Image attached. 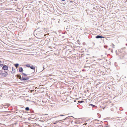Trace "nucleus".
<instances>
[{"label": "nucleus", "instance_id": "1", "mask_svg": "<svg viewBox=\"0 0 127 127\" xmlns=\"http://www.w3.org/2000/svg\"><path fill=\"white\" fill-rule=\"evenodd\" d=\"M43 29L41 28H39L36 30L34 31V33H35L36 36H35L37 38H41L40 37H42L41 36L43 34Z\"/></svg>", "mask_w": 127, "mask_h": 127}, {"label": "nucleus", "instance_id": "2", "mask_svg": "<svg viewBox=\"0 0 127 127\" xmlns=\"http://www.w3.org/2000/svg\"><path fill=\"white\" fill-rule=\"evenodd\" d=\"M5 73L2 72V70L0 71V76L2 77H5L7 76L8 74L7 72L5 71Z\"/></svg>", "mask_w": 127, "mask_h": 127}, {"label": "nucleus", "instance_id": "3", "mask_svg": "<svg viewBox=\"0 0 127 127\" xmlns=\"http://www.w3.org/2000/svg\"><path fill=\"white\" fill-rule=\"evenodd\" d=\"M8 66L4 65L2 67V69L4 70H8Z\"/></svg>", "mask_w": 127, "mask_h": 127}, {"label": "nucleus", "instance_id": "4", "mask_svg": "<svg viewBox=\"0 0 127 127\" xmlns=\"http://www.w3.org/2000/svg\"><path fill=\"white\" fill-rule=\"evenodd\" d=\"M95 37L96 38H104V37L100 35H97V36H96Z\"/></svg>", "mask_w": 127, "mask_h": 127}, {"label": "nucleus", "instance_id": "5", "mask_svg": "<svg viewBox=\"0 0 127 127\" xmlns=\"http://www.w3.org/2000/svg\"><path fill=\"white\" fill-rule=\"evenodd\" d=\"M10 104H5V105H4V106H5V107H3V108H7L8 107V106H10Z\"/></svg>", "mask_w": 127, "mask_h": 127}, {"label": "nucleus", "instance_id": "6", "mask_svg": "<svg viewBox=\"0 0 127 127\" xmlns=\"http://www.w3.org/2000/svg\"><path fill=\"white\" fill-rule=\"evenodd\" d=\"M29 79V78L27 77H26V78H22L21 79V80L23 81V80H28Z\"/></svg>", "mask_w": 127, "mask_h": 127}, {"label": "nucleus", "instance_id": "7", "mask_svg": "<svg viewBox=\"0 0 127 127\" xmlns=\"http://www.w3.org/2000/svg\"><path fill=\"white\" fill-rule=\"evenodd\" d=\"M99 84H97L96 85V88L98 87L99 88L102 85L100 84V83L99 82Z\"/></svg>", "mask_w": 127, "mask_h": 127}, {"label": "nucleus", "instance_id": "8", "mask_svg": "<svg viewBox=\"0 0 127 127\" xmlns=\"http://www.w3.org/2000/svg\"><path fill=\"white\" fill-rule=\"evenodd\" d=\"M15 70L14 68L12 67V71H11V73H14L15 72Z\"/></svg>", "mask_w": 127, "mask_h": 127}, {"label": "nucleus", "instance_id": "9", "mask_svg": "<svg viewBox=\"0 0 127 127\" xmlns=\"http://www.w3.org/2000/svg\"><path fill=\"white\" fill-rule=\"evenodd\" d=\"M23 70V69L22 67H20L19 69V71L20 72H22Z\"/></svg>", "mask_w": 127, "mask_h": 127}, {"label": "nucleus", "instance_id": "10", "mask_svg": "<svg viewBox=\"0 0 127 127\" xmlns=\"http://www.w3.org/2000/svg\"><path fill=\"white\" fill-rule=\"evenodd\" d=\"M16 76L19 79H21V76L20 75V74H17L16 75Z\"/></svg>", "mask_w": 127, "mask_h": 127}, {"label": "nucleus", "instance_id": "11", "mask_svg": "<svg viewBox=\"0 0 127 127\" xmlns=\"http://www.w3.org/2000/svg\"><path fill=\"white\" fill-rule=\"evenodd\" d=\"M30 68L32 69H35V67L32 65L30 66Z\"/></svg>", "mask_w": 127, "mask_h": 127}, {"label": "nucleus", "instance_id": "12", "mask_svg": "<svg viewBox=\"0 0 127 127\" xmlns=\"http://www.w3.org/2000/svg\"><path fill=\"white\" fill-rule=\"evenodd\" d=\"M19 64H14L15 66L16 67H17L19 66Z\"/></svg>", "mask_w": 127, "mask_h": 127}, {"label": "nucleus", "instance_id": "13", "mask_svg": "<svg viewBox=\"0 0 127 127\" xmlns=\"http://www.w3.org/2000/svg\"><path fill=\"white\" fill-rule=\"evenodd\" d=\"M78 102L79 103H81L84 102V101L83 100L78 101Z\"/></svg>", "mask_w": 127, "mask_h": 127}, {"label": "nucleus", "instance_id": "14", "mask_svg": "<svg viewBox=\"0 0 127 127\" xmlns=\"http://www.w3.org/2000/svg\"><path fill=\"white\" fill-rule=\"evenodd\" d=\"M26 66L27 67H30V66L29 64H27L26 65Z\"/></svg>", "mask_w": 127, "mask_h": 127}, {"label": "nucleus", "instance_id": "15", "mask_svg": "<svg viewBox=\"0 0 127 127\" xmlns=\"http://www.w3.org/2000/svg\"><path fill=\"white\" fill-rule=\"evenodd\" d=\"M25 110L27 111H28L29 110V108L28 107H26L25 108Z\"/></svg>", "mask_w": 127, "mask_h": 127}, {"label": "nucleus", "instance_id": "16", "mask_svg": "<svg viewBox=\"0 0 127 127\" xmlns=\"http://www.w3.org/2000/svg\"><path fill=\"white\" fill-rule=\"evenodd\" d=\"M67 119H70V117H67L66 118L64 119H63V120H65Z\"/></svg>", "mask_w": 127, "mask_h": 127}, {"label": "nucleus", "instance_id": "17", "mask_svg": "<svg viewBox=\"0 0 127 127\" xmlns=\"http://www.w3.org/2000/svg\"><path fill=\"white\" fill-rule=\"evenodd\" d=\"M22 74L23 75H24V76H27L28 75L27 74H25V73H22Z\"/></svg>", "mask_w": 127, "mask_h": 127}, {"label": "nucleus", "instance_id": "18", "mask_svg": "<svg viewBox=\"0 0 127 127\" xmlns=\"http://www.w3.org/2000/svg\"><path fill=\"white\" fill-rule=\"evenodd\" d=\"M59 121H56V122L55 123H54V124H56V123H57Z\"/></svg>", "mask_w": 127, "mask_h": 127}, {"label": "nucleus", "instance_id": "19", "mask_svg": "<svg viewBox=\"0 0 127 127\" xmlns=\"http://www.w3.org/2000/svg\"><path fill=\"white\" fill-rule=\"evenodd\" d=\"M90 105L91 106H93V107H95V105H93V104H90Z\"/></svg>", "mask_w": 127, "mask_h": 127}, {"label": "nucleus", "instance_id": "20", "mask_svg": "<svg viewBox=\"0 0 127 127\" xmlns=\"http://www.w3.org/2000/svg\"><path fill=\"white\" fill-rule=\"evenodd\" d=\"M104 48H106L107 47V45H104Z\"/></svg>", "mask_w": 127, "mask_h": 127}, {"label": "nucleus", "instance_id": "21", "mask_svg": "<svg viewBox=\"0 0 127 127\" xmlns=\"http://www.w3.org/2000/svg\"><path fill=\"white\" fill-rule=\"evenodd\" d=\"M64 116V115H60L58 116V117L59 116Z\"/></svg>", "mask_w": 127, "mask_h": 127}, {"label": "nucleus", "instance_id": "22", "mask_svg": "<svg viewBox=\"0 0 127 127\" xmlns=\"http://www.w3.org/2000/svg\"><path fill=\"white\" fill-rule=\"evenodd\" d=\"M3 65V64H0V66H2Z\"/></svg>", "mask_w": 127, "mask_h": 127}, {"label": "nucleus", "instance_id": "23", "mask_svg": "<svg viewBox=\"0 0 127 127\" xmlns=\"http://www.w3.org/2000/svg\"><path fill=\"white\" fill-rule=\"evenodd\" d=\"M1 106H0V108H1Z\"/></svg>", "mask_w": 127, "mask_h": 127}, {"label": "nucleus", "instance_id": "24", "mask_svg": "<svg viewBox=\"0 0 127 127\" xmlns=\"http://www.w3.org/2000/svg\"><path fill=\"white\" fill-rule=\"evenodd\" d=\"M126 45L127 46V44H126Z\"/></svg>", "mask_w": 127, "mask_h": 127}, {"label": "nucleus", "instance_id": "25", "mask_svg": "<svg viewBox=\"0 0 127 127\" xmlns=\"http://www.w3.org/2000/svg\"><path fill=\"white\" fill-rule=\"evenodd\" d=\"M24 78L23 77H22V78Z\"/></svg>", "mask_w": 127, "mask_h": 127}, {"label": "nucleus", "instance_id": "26", "mask_svg": "<svg viewBox=\"0 0 127 127\" xmlns=\"http://www.w3.org/2000/svg\"><path fill=\"white\" fill-rule=\"evenodd\" d=\"M1 62V61L0 60V63Z\"/></svg>", "mask_w": 127, "mask_h": 127}, {"label": "nucleus", "instance_id": "27", "mask_svg": "<svg viewBox=\"0 0 127 127\" xmlns=\"http://www.w3.org/2000/svg\"><path fill=\"white\" fill-rule=\"evenodd\" d=\"M88 58H86V59H87Z\"/></svg>", "mask_w": 127, "mask_h": 127}, {"label": "nucleus", "instance_id": "28", "mask_svg": "<svg viewBox=\"0 0 127 127\" xmlns=\"http://www.w3.org/2000/svg\"><path fill=\"white\" fill-rule=\"evenodd\" d=\"M114 46V45L113 44V46Z\"/></svg>", "mask_w": 127, "mask_h": 127}, {"label": "nucleus", "instance_id": "29", "mask_svg": "<svg viewBox=\"0 0 127 127\" xmlns=\"http://www.w3.org/2000/svg\"><path fill=\"white\" fill-rule=\"evenodd\" d=\"M114 46V45L113 44V46Z\"/></svg>", "mask_w": 127, "mask_h": 127}]
</instances>
